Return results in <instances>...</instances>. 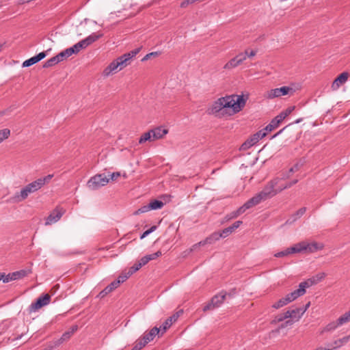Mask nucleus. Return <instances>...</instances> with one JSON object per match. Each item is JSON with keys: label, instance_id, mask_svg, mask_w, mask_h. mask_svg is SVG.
<instances>
[{"label": "nucleus", "instance_id": "f257e3e1", "mask_svg": "<svg viewBox=\"0 0 350 350\" xmlns=\"http://www.w3.org/2000/svg\"><path fill=\"white\" fill-rule=\"evenodd\" d=\"M324 278V274L317 275L315 277L308 279L306 281L302 282L299 284V288L297 290L286 295L284 297L281 298L277 302L272 305L274 309H279L288 304L295 300L298 297L304 295L306 293V288H309L313 284H317Z\"/></svg>", "mask_w": 350, "mask_h": 350}, {"label": "nucleus", "instance_id": "f03ea898", "mask_svg": "<svg viewBox=\"0 0 350 350\" xmlns=\"http://www.w3.org/2000/svg\"><path fill=\"white\" fill-rule=\"evenodd\" d=\"M53 177V174H49L44 177L38 178L23 187L20 191L16 192L8 201L10 203L14 204L23 202L27 198L29 194L38 191L45 184L49 183Z\"/></svg>", "mask_w": 350, "mask_h": 350}, {"label": "nucleus", "instance_id": "7ed1b4c3", "mask_svg": "<svg viewBox=\"0 0 350 350\" xmlns=\"http://www.w3.org/2000/svg\"><path fill=\"white\" fill-rule=\"evenodd\" d=\"M139 52V49H135L124 53L111 62L103 70V76L109 77L113 73H116L130 64V62Z\"/></svg>", "mask_w": 350, "mask_h": 350}, {"label": "nucleus", "instance_id": "20e7f679", "mask_svg": "<svg viewBox=\"0 0 350 350\" xmlns=\"http://www.w3.org/2000/svg\"><path fill=\"white\" fill-rule=\"evenodd\" d=\"M230 96L221 97L213 102L212 105L208 109L209 114L220 117L224 114L228 108H230Z\"/></svg>", "mask_w": 350, "mask_h": 350}, {"label": "nucleus", "instance_id": "39448f33", "mask_svg": "<svg viewBox=\"0 0 350 350\" xmlns=\"http://www.w3.org/2000/svg\"><path fill=\"white\" fill-rule=\"evenodd\" d=\"M281 180L280 177L273 178L266 185L260 192H259L265 200L274 196L278 192H280V191L278 190V187Z\"/></svg>", "mask_w": 350, "mask_h": 350}, {"label": "nucleus", "instance_id": "423d86ee", "mask_svg": "<svg viewBox=\"0 0 350 350\" xmlns=\"http://www.w3.org/2000/svg\"><path fill=\"white\" fill-rule=\"evenodd\" d=\"M109 178L105 174H99L92 177L88 182V187L92 190H96L101 187L106 185Z\"/></svg>", "mask_w": 350, "mask_h": 350}, {"label": "nucleus", "instance_id": "0eeeda50", "mask_svg": "<svg viewBox=\"0 0 350 350\" xmlns=\"http://www.w3.org/2000/svg\"><path fill=\"white\" fill-rule=\"evenodd\" d=\"M296 247L297 249H299L298 253L307 252L309 253H313L318 250H322L323 247V244H319L316 242L312 243H307L305 241H301L296 244Z\"/></svg>", "mask_w": 350, "mask_h": 350}, {"label": "nucleus", "instance_id": "6e6552de", "mask_svg": "<svg viewBox=\"0 0 350 350\" xmlns=\"http://www.w3.org/2000/svg\"><path fill=\"white\" fill-rule=\"evenodd\" d=\"M230 101V108L232 109L234 113L240 111L245 105L246 99L243 95L229 96Z\"/></svg>", "mask_w": 350, "mask_h": 350}, {"label": "nucleus", "instance_id": "1a4fd4ad", "mask_svg": "<svg viewBox=\"0 0 350 350\" xmlns=\"http://www.w3.org/2000/svg\"><path fill=\"white\" fill-rule=\"evenodd\" d=\"M50 301L51 296L49 294L40 296L35 302L31 303L29 306V312L31 313L37 311L42 307L47 306L50 303Z\"/></svg>", "mask_w": 350, "mask_h": 350}, {"label": "nucleus", "instance_id": "9d476101", "mask_svg": "<svg viewBox=\"0 0 350 350\" xmlns=\"http://www.w3.org/2000/svg\"><path fill=\"white\" fill-rule=\"evenodd\" d=\"M226 296L227 293H221L219 295H215L211 299V301L204 306L203 311L206 312L207 310H213L215 308L219 307L223 304Z\"/></svg>", "mask_w": 350, "mask_h": 350}, {"label": "nucleus", "instance_id": "9b49d317", "mask_svg": "<svg viewBox=\"0 0 350 350\" xmlns=\"http://www.w3.org/2000/svg\"><path fill=\"white\" fill-rule=\"evenodd\" d=\"M160 332L161 333V330L160 327L159 328L157 327H154L149 331V332H145L143 336L141 338H139L140 340H142V342H143V344L139 345V348H143L148 342L153 340L154 337L157 335H159L160 334Z\"/></svg>", "mask_w": 350, "mask_h": 350}, {"label": "nucleus", "instance_id": "f8f14e48", "mask_svg": "<svg viewBox=\"0 0 350 350\" xmlns=\"http://www.w3.org/2000/svg\"><path fill=\"white\" fill-rule=\"evenodd\" d=\"M291 90L292 88L287 86H283L279 88L271 89L267 92L266 98L268 99H273L275 98L280 97L281 96H284L288 94L289 91Z\"/></svg>", "mask_w": 350, "mask_h": 350}, {"label": "nucleus", "instance_id": "ddd939ff", "mask_svg": "<svg viewBox=\"0 0 350 350\" xmlns=\"http://www.w3.org/2000/svg\"><path fill=\"white\" fill-rule=\"evenodd\" d=\"M245 60V55H240L239 53L234 57L230 59L224 66V69L230 70L242 64Z\"/></svg>", "mask_w": 350, "mask_h": 350}, {"label": "nucleus", "instance_id": "4468645a", "mask_svg": "<svg viewBox=\"0 0 350 350\" xmlns=\"http://www.w3.org/2000/svg\"><path fill=\"white\" fill-rule=\"evenodd\" d=\"M183 311L182 310L176 312L175 314L167 318L162 324V325L160 327V329L161 330V335H163L167 329H169L171 325L175 323L180 315L183 314Z\"/></svg>", "mask_w": 350, "mask_h": 350}, {"label": "nucleus", "instance_id": "2eb2a0df", "mask_svg": "<svg viewBox=\"0 0 350 350\" xmlns=\"http://www.w3.org/2000/svg\"><path fill=\"white\" fill-rule=\"evenodd\" d=\"M64 213V211L62 208H56L46 219L45 225H51L58 221Z\"/></svg>", "mask_w": 350, "mask_h": 350}, {"label": "nucleus", "instance_id": "dca6fc26", "mask_svg": "<svg viewBox=\"0 0 350 350\" xmlns=\"http://www.w3.org/2000/svg\"><path fill=\"white\" fill-rule=\"evenodd\" d=\"M46 56V52H41L38 53V55L25 60L23 63V67H29L31 66L40 60L43 59Z\"/></svg>", "mask_w": 350, "mask_h": 350}, {"label": "nucleus", "instance_id": "f3484780", "mask_svg": "<svg viewBox=\"0 0 350 350\" xmlns=\"http://www.w3.org/2000/svg\"><path fill=\"white\" fill-rule=\"evenodd\" d=\"M241 221H237L232 225L224 228L221 232H219L222 238H226L232 234L236 229H237L241 224Z\"/></svg>", "mask_w": 350, "mask_h": 350}, {"label": "nucleus", "instance_id": "a211bd4d", "mask_svg": "<svg viewBox=\"0 0 350 350\" xmlns=\"http://www.w3.org/2000/svg\"><path fill=\"white\" fill-rule=\"evenodd\" d=\"M152 133V139L154 141L161 139L165 135L168 133L167 129H163L161 126L156 127L150 130Z\"/></svg>", "mask_w": 350, "mask_h": 350}, {"label": "nucleus", "instance_id": "6ab92c4d", "mask_svg": "<svg viewBox=\"0 0 350 350\" xmlns=\"http://www.w3.org/2000/svg\"><path fill=\"white\" fill-rule=\"evenodd\" d=\"M263 200H265L264 198L261 196V195L259 193H258L244 204L246 206L247 208L249 209L254 206L258 205Z\"/></svg>", "mask_w": 350, "mask_h": 350}, {"label": "nucleus", "instance_id": "aec40b11", "mask_svg": "<svg viewBox=\"0 0 350 350\" xmlns=\"http://www.w3.org/2000/svg\"><path fill=\"white\" fill-rule=\"evenodd\" d=\"M263 200H265L264 198L261 196V195L259 193H258L244 204L246 206L247 208L249 209L254 206L258 205Z\"/></svg>", "mask_w": 350, "mask_h": 350}, {"label": "nucleus", "instance_id": "412c9836", "mask_svg": "<svg viewBox=\"0 0 350 350\" xmlns=\"http://www.w3.org/2000/svg\"><path fill=\"white\" fill-rule=\"evenodd\" d=\"M263 200H265L264 198L261 196V195L259 193H258L244 204L246 206L247 208L249 209L254 206L258 205Z\"/></svg>", "mask_w": 350, "mask_h": 350}, {"label": "nucleus", "instance_id": "4be33fe9", "mask_svg": "<svg viewBox=\"0 0 350 350\" xmlns=\"http://www.w3.org/2000/svg\"><path fill=\"white\" fill-rule=\"evenodd\" d=\"M289 314V319H292L294 321H298L305 313V310L301 308H297L293 310H288L286 311Z\"/></svg>", "mask_w": 350, "mask_h": 350}, {"label": "nucleus", "instance_id": "5701e85b", "mask_svg": "<svg viewBox=\"0 0 350 350\" xmlns=\"http://www.w3.org/2000/svg\"><path fill=\"white\" fill-rule=\"evenodd\" d=\"M299 249L297 248L296 244H295L293 246L288 247L283 251L275 253L274 254V256L276 258H282V257L288 256L291 254L298 253L297 251H299Z\"/></svg>", "mask_w": 350, "mask_h": 350}, {"label": "nucleus", "instance_id": "b1692460", "mask_svg": "<svg viewBox=\"0 0 350 350\" xmlns=\"http://www.w3.org/2000/svg\"><path fill=\"white\" fill-rule=\"evenodd\" d=\"M31 272V269H21L11 273V276L14 280H17L25 278Z\"/></svg>", "mask_w": 350, "mask_h": 350}, {"label": "nucleus", "instance_id": "393cba45", "mask_svg": "<svg viewBox=\"0 0 350 350\" xmlns=\"http://www.w3.org/2000/svg\"><path fill=\"white\" fill-rule=\"evenodd\" d=\"M118 282H112L111 284H109L108 286H107L102 291L100 292L98 294V297L100 298H103L105 297L107 294L113 291L114 289L118 288L117 286Z\"/></svg>", "mask_w": 350, "mask_h": 350}, {"label": "nucleus", "instance_id": "a878e982", "mask_svg": "<svg viewBox=\"0 0 350 350\" xmlns=\"http://www.w3.org/2000/svg\"><path fill=\"white\" fill-rule=\"evenodd\" d=\"M348 79V73H341L333 82L332 86L338 88L342 84L345 83Z\"/></svg>", "mask_w": 350, "mask_h": 350}, {"label": "nucleus", "instance_id": "bb28decb", "mask_svg": "<svg viewBox=\"0 0 350 350\" xmlns=\"http://www.w3.org/2000/svg\"><path fill=\"white\" fill-rule=\"evenodd\" d=\"M77 53H78V52L76 51V49H75L74 45H73L72 46L62 51V52H60L59 53V55L63 61L64 59L69 57L72 55L77 54Z\"/></svg>", "mask_w": 350, "mask_h": 350}, {"label": "nucleus", "instance_id": "cd10ccee", "mask_svg": "<svg viewBox=\"0 0 350 350\" xmlns=\"http://www.w3.org/2000/svg\"><path fill=\"white\" fill-rule=\"evenodd\" d=\"M62 61V59L59 57V55L58 53L57 55L49 59L46 62H45L43 65V67L44 68L52 67Z\"/></svg>", "mask_w": 350, "mask_h": 350}, {"label": "nucleus", "instance_id": "c85d7f7f", "mask_svg": "<svg viewBox=\"0 0 350 350\" xmlns=\"http://www.w3.org/2000/svg\"><path fill=\"white\" fill-rule=\"evenodd\" d=\"M103 36V33H92L90 36H88L87 38L83 39L85 43L86 44V46H90L93 42H96L97 40H98L100 38Z\"/></svg>", "mask_w": 350, "mask_h": 350}, {"label": "nucleus", "instance_id": "c756f323", "mask_svg": "<svg viewBox=\"0 0 350 350\" xmlns=\"http://www.w3.org/2000/svg\"><path fill=\"white\" fill-rule=\"evenodd\" d=\"M220 238H222L219 232H215L212 233L209 237H206V242L207 244H213L215 241H218Z\"/></svg>", "mask_w": 350, "mask_h": 350}, {"label": "nucleus", "instance_id": "7c9ffc66", "mask_svg": "<svg viewBox=\"0 0 350 350\" xmlns=\"http://www.w3.org/2000/svg\"><path fill=\"white\" fill-rule=\"evenodd\" d=\"M147 141H149V142L154 141L152 139V133H151L150 130L142 135V136L140 137V138L139 139V144H142Z\"/></svg>", "mask_w": 350, "mask_h": 350}, {"label": "nucleus", "instance_id": "2f4dec72", "mask_svg": "<svg viewBox=\"0 0 350 350\" xmlns=\"http://www.w3.org/2000/svg\"><path fill=\"white\" fill-rule=\"evenodd\" d=\"M149 207L150 210H157L161 208L164 204L162 201L154 200L153 201H151L149 204Z\"/></svg>", "mask_w": 350, "mask_h": 350}, {"label": "nucleus", "instance_id": "473e14b6", "mask_svg": "<svg viewBox=\"0 0 350 350\" xmlns=\"http://www.w3.org/2000/svg\"><path fill=\"white\" fill-rule=\"evenodd\" d=\"M306 208L305 207H303V208H299L293 216H292V221H290V219H288L287 221V223H289L291 224V222H293L295 221L296 219H297L298 218L301 217L306 212Z\"/></svg>", "mask_w": 350, "mask_h": 350}, {"label": "nucleus", "instance_id": "72a5a7b5", "mask_svg": "<svg viewBox=\"0 0 350 350\" xmlns=\"http://www.w3.org/2000/svg\"><path fill=\"white\" fill-rule=\"evenodd\" d=\"M289 319V314L286 312V311L282 314H280L275 317L274 319L272 321V323H277L282 321H284V320Z\"/></svg>", "mask_w": 350, "mask_h": 350}, {"label": "nucleus", "instance_id": "f704fd0d", "mask_svg": "<svg viewBox=\"0 0 350 350\" xmlns=\"http://www.w3.org/2000/svg\"><path fill=\"white\" fill-rule=\"evenodd\" d=\"M341 326V324H339V321L337 319L336 321H332L327 325L325 328L326 332H332L335 330L338 327Z\"/></svg>", "mask_w": 350, "mask_h": 350}, {"label": "nucleus", "instance_id": "c9c22d12", "mask_svg": "<svg viewBox=\"0 0 350 350\" xmlns=\"http://www.w3.org/2000/svg\"><path fill=\"white\" fill-rule=\"evenodd\" d=\"M131 275H129V271H127L126 272L122 273L121 275H120L118 279L113 281V282H118L117 286L118 287L121 283L125 282Z\"/></svg>", "mask_w": 350, "mask_h": 350}, {"label": "nucleus", "instance_id": "e433bc0d", "mask_svg": "<svg viewBox=\"0 0 350 350\" xmlns=\"http://www.w3.org/2000/svg\"><path fill=\"white\" fill-rule=\"evenodd\" d=\"M299 170V165L298 163L295 164L293 167H291L288 172L286 174H282V177H280L281 180H285L286 178H288L290 176V174L294 173L297 172Z\"/></svg>", "mask_w": 350, "mask_h": 350}, {"label": "nucleus", "instance_id": "4c0bfd02", "mask_svg": "<svg viewBox=\"0 0 350 350\" xmlns=\"http://www.w3.org/2000/svg\"><path fill=\"white\" fill-rule=\"evenodd\" d=\"M257 140L253 136L242 144V149H247L257 143Z\"/></svg>", "mask_w": 350, "mask_h": 350}, {"label": "nucleus", "instance_id": "58836bf2", "mask_svg": "<svg viewBox=\"0 0 350 350\" xmlns=\"http://www.w3.org/2000/svg\"><path fill=\"white\" fill-rule=\"evenodd\" d=\"M297 182H298V180H297V179H295L293 181L289 182V183H286V184H282L280 182L278 187V190L282 191V190H284L285 189L290 188L291 187H292L293 185L296 184Z\"/></svg>", "mask_w": 350, "mask_h": 350}, {"label": "nucleus", "instance_id": "ea45409f", "mask_svg": "<svg viewBox=\"0 0 350 350\" xmlns=\"http://www.w3.org/2000/svg\"><path fill=\"white\" fill-rule=\"evenodd\" d=\"M280 124L273 118L271 120V121L270 122V123L269 124H267L265 128V131L267 133V132H271V131H273V129H276L277 127H278Z\"/></svg>", "mask_w": 350, "mask_h": 350}, {"label": "nucleus", "instance_id": "a19ab883", "mask_svg": "<svg viewBox=\"0 0 350 350\" xmlns=\"http://www.w3.org/2000/svg\"><path fill=\"white\" fill-rule=\"evenodd\" d=\"M338 319L339 321V324H341V325L350 322V310L340 317Z\"/></svg>", "mask_w": 350, "mask_h": 350}, {"label": "nucleus", "instance_id": "79ce46f5", "mask_svg": "<svg viewBox=\"0 0 350 350\" xmlns=\"http://www.w3.org/2000/svg\"><path fill=\"white\" fill-rule=\"evenodd\" d=\"M10 135V130L8 129H3L0 130V144L5 139H8Z\"/></svg>", "mask_w": 350, "mask_h": 350}, {"label": "nucleus", "instance_id": "37998d69", "mask_svg": "<svg viewBox=\"0 0 350 350\" xmlns=\"http://www.w3.org/2000/svg\"><path fill=\"white\" fill-rule=\"evenodd\" d=\"M1 281L3 283H8V282H10L14 280L12 279V276H11V273H10L8 274H5V273H1Z\"/></svg>", "mask_w": 350, "mask_h": 350}, {"label": "nucleus", "instance_id": "c03bdc74", "mask_svg": "<svg viewBox=\"0 0 350 350\" xmlns=\"http://www.w3.org/2000/svg\"><path fill=\"white\" fill-rule=\"evenodd\" d=\"M142 266L140 265L139 262L135 263L132 267L129 268V275H133L134 273H135L137 271H138Z\"/></svg>", "mask_w": 350, "mask_h": 350}, {"label": "nucleus", "instance_id": "a18cd8bd", "mask_svg": "<svg viewBox=\"0 0 350 350\" xmlns=\"http://www.w3.org/2000/svg\"><path fill=\"white\" fill-rule=\"evenodd\" d=\"M86 47H88V46H86V44L85 43L83 40H82L79 41V42L76 43L75 44H74V48H75V49H76V51L78 53L81 49H85Z\"/></svg>", "mask_w": 350, "mask_h": 350}, {"label": "nucleus", "instance_id": "49530a36", "mask_svg": "<svg viewBox=\"0 0 350 350\" xmlns=\"http://www.w3.org/2000/svg\"><path fill=\"white\" fill-rule=\"evenodd\" d=\"M350 340V335L347 336H345L342 338H340L335 342V344L337 347H340L344 344L347 343Z\"/></svg>", "mask_w": 350, "mask_h": 350}, {"label": "nucleus", "instance_id": "de8ad7c7", "mask_svg": "<svg viewBox=\"0 0 350 350\" xmlns=\"http://www.w3.org/2000/svg\"><path fill=\"white\" fill-rule=\"evenodd\" d=\"M267 135V132L263 130H260L256 133H255L253 137L258 142L260 139H262Z\"/></svg>", "mask_w": 350, "mask_h": 350}, {"label": "nucleus", "instance_id": "09e8293b", "mask_svg": "<svg viewBox=\"0 0 350 350\" xmlns=\"http://www.w3.org/2000/svg\"><path fill=\"white\" fill-rule=\"evenodd\" d=\"M149 211H150V208L149 207V204H147V205H144V206H142L141 208H139V209H137L134 213V214L135 215H139V214H142V213H146V212H148Z\"/></svg>", "mask_w": 350, "mask_h": 350}, {"label": "nucleus", "instance_id": "8fccbe9b", "mask_svg": "<svg viewBox=\"0 0 350 350\" xmlns=\"http://www.w3.org/2000/svg\"><path fill=\"white\" fill-rule=\"evenodd\" d=\"M206 244H207V243L206 242V239L201 241L198 242V243H196L193 245H192V247L189 249V253L192 252L193 251L196 250L198 247H199L200 246H204Z\"/></svg>", "mask_w": 350, "mask_h": 350}, {"label": "nucleus", "instance_id": "3c124183", "mask_svg": "<svg viewBox=\"0 0 350 350\" xmlns=\"http://www.w3.org/2000/svg\"><path fill=\"white\" fill-rule=\"evenodd\" d=\"M156 229H157V226H152L150 228H149L148 230H146L145 232H143V234L140 237V239H144L148 234H150V233L154 232Z\"/></svg>", "mask_w": 350, "mask_h": 350}, {"label": "nucleus", "instance_id": "603ef678", "mask_svg": "<svg viewBox=\"0 0 350 350\" xmlns=\"http://www.w3.org/2000/svg\"><path fill=\"white\" fill-rule=\"evenodd\" d=\"M239 54L240 55H245V59H246L247 57H252L255 56L256 54V51L252 50L249 52L247 50H246L244 53H240Z\"/></svg>", "mask_w": 350, "mask_h": 350}, {"label": "nucleus", "instance_id": "864d4df0", "mask_svg": "<svg viewBox=\"0 0 350 350\" xmlns=\"http://www.w3.org/2000/svg\"><path fill=\"white\" fill-rule=\"evenodd\" d=\"M160 256H161V252H160V251H157L155 253L147 255L148 258H149L148 259L150 261L152 260L156 259L157 257H159Z\"/></svg>", "mask_w": 350, "mask_h": 350}, {"label": "nucleus", "instance_id": "5fc2aeb1", "mask_svg": "<svg viewBox=\"0 0 350 350\" xmlns=\"http://www.w3.org/2000/svg\"><path fill=\"white\" fill-rule=\"evenodd\" d=\"M71 336H72V332H66L65 333L63 334V335L62 336L59 340L62 342L65 340H68Z\"/></svg>", "mask_w": 350, "mask_h": 350}, {"label": "nucleus", "instance_id": "6e6d98bb", "mask_svg": "<svg viewBox=\"0 0 350 350\" xmlns=\"http://www.w3.org/2000/svg\"><path fill=\"white\" fill-rule=\"evenodd\" d=\"M247 210L246 206L245 204H243V206H240L237 210L235 211L237 215L239 216L240 215L243 214L245 212V211Z\"/></svg>", "mask_w": 350, "mask_h": 350}, {"label": "nucleus", "instance_id": "4d7b16f0", "mask_svg": "<svg viewBox=\"0 0 350 350\" xmlns=\"http://www.w3.org/2000/svg\"><path fill=\"white\" fill-rule=\"evenodd\" d=\"M147 255L143 256L138 262L140 263V265L143 267L146 265L150 260L148 259Z\"/></svg>", "mask_w": 350, "mask_h": 350}, {"label": "nucleus", "instance_id": "13d9d810", "mask_svg": "<svg viewBox=\"0 0 350 350\" xmlns=\"http://www.w3.org/2000/svg\"><path fill=\"white\" fill-rule=\"evenodd\" d=\"M238 215H237L235 211H232L231 213H230L229 214H228L226 216V219L227 221L228 220H230V219H234L236 217H237Z\"/></svg>", "mask_w": 350, "mask_h": 350}, {"label": "nucleus", "instance_id": "bf43d9fd", "mask_svg": "<svg viewBox=\"0 0 350 350\" xmlns=\"http://www.w3.org/2000/svg\"><path fill=\"white\" fill-rule=\"evenodd\" d=\"M294 321H295L293 319L287 320L280 325V328H284L285 327L287 326H291L293 324Z\"/></svg>", "mask_w": 350, "mask_h": 350}, {"label": "nucleus", "instance_id": "052dcab7", "mask_svg": "<svg viewBox=\"0 0 350 350\" xmlns=\"http://www.w3.org/2000/svg\"><path fill=\"white\" fill-rule=\"evenodd\" d=\"M191 3H193V2L191 1V0H184L180 3V8H185L187 7L189 4H191Z\"/></svg>", "mask_w": 350, "mask_h": 350}, {"label": "nucleus", "instance_id": "680f3d73", "mask_svg": "<svg viewBox=\"0 0 350 350\" xmlns=\"http://www.w3.org/2000/svg\"><path fill=\"white\" fill-rule=\"evenodd\" d=\"M139 344H143V342H142V340H140V339L139 338L135 342V346L133 347V349L131 350H140V349H142V348H139Z\"/></svg>", "mask_w": 350, "mask_h": 350}, {"label": "nucleus", "instance_id": "e2e57ef3", "mask_svg": "<svg viewBox=\"0 0 350 350\" xmlns=\"http://www.w3.org/2000/svg\"><path fill=\"white\" fill-rule=\"evenodd\" d=\"M120 176V172H113L109 175L110 179L112 180L117 179Z\"/></svg>", "mask_w": 350, "mask_h": 350}, {"label": "nucleus", "instance_id": "0e129e2a", "mask_svg": "<svg viewBox=\"0 0 350 350\" xmlns=\"http://www.w3.org/2000/svg\"><path fill=\"white\" fill-rule=\"evenodd\" d=\"M295 109V106H291L284 110V112L286 113L287 116L290 115Z\"/></svg>", "mask_w": 350, "mask_h": 350}, {"label": "nucleus", "instance_id": "69168bd1", "mask_svg": "<svg viewBox=\"0 0 350 350\" xmlns=\"http://www.w3.org/2000/svg\"><path fill=\"white\" fill-rule=\"evenodd\" d=\"M279 124H280V122H282V121L283 120V119L282 118L280 114H278L277 116H275L274 118H273Z\"/></svg>", "mask_w": 350, "mask_h": 350}, {"label": "nucleus", "instance_id": "338daca9", "mask_svg": "<svg viewBox=\"0 0 350 350\" xmlns=\"http://www.w3.org/2000/svg\"><path fill=\"white\" fill-rule=\"evenodd\" d=\"M78 326L77 325H73L70 328V330L68 331L69 332H72V335L77 330Z\"/></svg>", "mask_w": 350, "mask_h": 350}, {"label": "nucleus", "instance_id": "774afa93", "mask_svg": "<svg viewBox=\"0 0 350 350\" xmlns=\"http://www.w3.org/2000/svg\"><path fill=\"white\" fill-rule=\"evenodd\" d=\"M279 114L281 116V117H282V118L283 120H284V119L288 116H287V114H286V113H285V112H284V111H282V112H280Z\"/></svg>", "mask_w": 350, "mask_h": 350}]
</instances>
